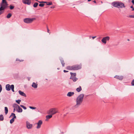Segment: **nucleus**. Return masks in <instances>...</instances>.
Wrapping results in <instances>:
<instances>
[{
	"instance_id": "nucleus-1",
	"label": "nucleus",
	"mask_w": 134,
	"mask_h": 134,
	"mask_svg": "<svg viewBox=\"0 0 134 134\" xmlns=\"http://www.w3.org/2000/svg\"><path fill=\"white\" fill-rule=\"evenodd\" d=\"M84 96L83 94H81L77 97L76 99V103L75 105V108H77L81 105L83 102Z\"/></svg>"
},
{
	"instance_id": "nucleus-2",
	"label": "nucleus",
	"mask_w": 134,
	"mask_h": 134,
	"mask_svg": "<svg viewBox=\"0 0 134 134\" xmlns=\"http://www.w3.org/2000/svg\"><path fill=\"white\" fill-rule=\"evenodd\" d=\"M81 68V65L76 64L72 66H68L66 67V69L71 70H76L80 69Z\"/></svg>"
},
{
	"instance_id": "nucleus-3",
	"label": "nucleus",
	"mask_w": 134,
	"mask_h": 134,
	"mask_svg": "<svg viewBox=\"0 0 134 134\" xmlns=\"http://www.w3.org/2000/svg\"><path fill=\"white\" fill-rule=\"evenodd\" d=\"M111 5L114 7L119 8L125 7V6L124 4L122 3L118 2L115 1L112 3Z\"/></svg>"
},
{
	"instance_id": "nucleus-4",
	"label": "nucleus",
	"mask_w": 134,
	"mask_h": 134,
	"mask_svg": "<svg viewBox=\"0 0 134 134\" xmlns=\"http://www.w3.org/2000/svg\"><path fill=\"white\" fill-rule=\"evenodd\" d=\"M36 19V18H26L24 19V23H26L29 24L31 23L34 20H35Z\"/></svg>"
},
{
	"instance_id": "nucleus-5",
	"label": "nucleus",
	"mask_w": 134,
	"mask_h": 134,
	"mask_svg": "<svg viewBox=\"0 0 134 134\" xmlns=\"http://www.w3.org/2000/svg\"><path fill=\"white\" fill-rule=\"evenodd\" d=\"M70 74L71 75L70 79L72 80L74 82H75L78 79L76 77V73H73L71 72Z\"/></svg>"
},
{
	"instance_id": "nucleus-6",
	"label": "nucleus",
	"mask_w": 134,
	"mask_h": 134,
	"mask_svg": "<svg viewBox=\"0 0 134 134\" xmlns=\"http://www.w3.org/2000/svg\"><path fill=\"white\" fill-rule=\"evenodd\" d=\"M57 112V109L55 108H53L50 109L49 111V113L52 114L54 115Z\"/></svg>"
},
{
	"instance_id": "nucleus-7",
	"label": "nucleus",
	"mask_w": 134,
	"mask_h": 134,
	"mask_svg": "<svg viewBox=\"0 0 134 134\" xmlns=\"http://www.w3.org/2000/svg\"><path fill=\"white\" fill-rule=\"evenodd\" d=\"M8 5V4H2V3H1L0 4L1 7H0V10L2 11L3 10H4L7 8V6Z\"/></svg>"
},
{
	"instance_id": "nucleus-8",
	"label": "nucleus",
	"mask_w": 134,
	"mask_h": 134,
	"mask_svg": "<svg viewBox=\"0 0 134 134\" xmlns=\"http://www.w3.org/2000/svg\"><path fill=\"white\" fill-rule=\"evenodd\" d=\"M110 39V37L108 36L104 37L102 39L101 41L103 43L105 44L107 43V41H108Z\"/></svg>"
},
{
	"instance_id": "nucleus-9",
	"label": "nucleus",
	"mask_w": 134,
	"mask_h": 134,
	"mask_svg": "<svg viewBox=\"0 0 134 134\" xmlns=\"http://www.w3.org/2000/svg\"><path fill=\"white\" fill-rule=\"evenodd\" d=\"M22 2L24 4L30 5L31 3V0H22Z\"/></svg>"
},
{
	"instance_id": "nucleus-10",
	"label": "nucleus",
	"mask_w": 134,
	"mask_h": 134,
	"mask_svg": "<svg viewBox=\"0 0 134 134\" xmlns=\"http://www.w3.org/2000/svg\"><path fill=\"white\" fill-rule=\"evenodd\" d=\"M32 124H30V123L28 121L26 122V126L28 129H31L32 128Z\"/></svg>"
},
{
	"instance_id": "nucleus-11",
	"label": "nucleus",
	"mask_w": 134,
	"mask_h": 134,
	"mask_svg": "<svg viewBox=\"0 0 134 134\" xmlns=\"http://www.w3.org/2000/svg\"><path fill=\"white\" fill-rule=\"evenodd\" d=\"M42 121L41 120H40L38 121V123H37V125L36 128L37 129H39L41 127V125L42 124Z\"/></svg>"
},
{
	"instance_id": "nucleus-12",
	"label": "nucleus",
	"mask_w": 134,
	"mask_h": 134,
	"mask_svg": "<svg viewBox=\"0 0 134 134\" xmlns=\"http://www.w3.org/2000/svg\"><path fill=\"white\" fill-rule=\"evenodd\" d=\"M114 77L120 80H122L123 78V76H119L118 75H116L114 76Z\"/></svg>"
},
{
	"instance_id": "nucleus-13",
	"label": "nucleus",
	"mask_w": 134,
	"mask_h": 134,
	"mask_svg": "<svg viewBox=\"0 0 134 134\" xmlns=\"http://www.w3.org/2000/svg\"><path fill=\"white\" fill-rule=\"evenodd\" d=\"M6 89L7 91H9L11 89V86L9 84H8L6 85L5 86Z\"/></svg>"
},
{
	"instance_id": "nucleus-14",
	"label": "nucleus",
	"mask_w": 134,
	"mask_h": 134,
	"mask_svg": "<svg viewBox=\"0 0 134 134\" xmlns=\"http://www.w3.org/2000/svg\"><path fill=\"white\" fill-rule=\"evenodd\" d=\"M19 93L20 95H21L22 96H24L25 97H26V95L25 93L23 92H22L20 90H19Z\"/></svg>"
},
{
	"instance_id": "nucleus-15",
	"label": "nucleus",
	"mask_w": 134,
	"mask_h": 134,
	"mask_svg": "<svg viewBox=\"0 0 134 134\" xmlns=\"http://www.w3.org/2000/svg\"><path fill=\"white\" fill-rule=\"evenodd\" d=\"M38 84L37 83L35 82H33L32 85V87L35 88H36L37 87Z\"/></svg>"
},
{
	"instance_id": "nucleus-16",
	"label": "nucleus",
	"mask_w": 134,
	"mask_h": 134,
	"mask_svg": "<svg viewBox=\"0 0 134 134\" xmlns=\"http://www.w3.org/2000/svg\"><path fill=\"white\" fill-rule=\"evenodd\" d=\"M74 93L73 92H69L67 94V96L68 97H71L72 96H73Z\"/></svg>"
},
{
	"instance_id": "nucleus-17",
	"label": "nucleus",
	"mask_w": 134,
	"mask_h": 134,
	"mask_svg": "<svg viewBox=\"0 0 134 134\" xmlns=\"http://www.w3.org/2000/svg\"><path fill=\"white\" fill-rule=\"evenodd\" d=\"M18 109L17 110V111L18 113H21L22 112L23 110L21 108L20 106H19L18 108Z\"/></svg>"
},
{
	"instance_id": "nucleus-18",
	"label": "nucleus",
	"mask_w": 134,
	"mask_h": 134,
	"mask_svg": "<svg viewBox=\"0 0 134 134\" xmlns=\"http://www.w3.org/2000/svg\"><path fill=\"white\" fill-rule=\"evenodd\" d=\"M60 61L61 62V63L62 65V66L63 67L64 66L65 63L64 62V61L63 59L62 58L61 59H60Z\"/></svg>"
},
{
	"instance_id": "nucleus-19",
	"label": "nucleus",
	"mask_w": 134,
	"mask_h": 134,
	"mask_svg": "<svg viewBox=\"0 0 134 134\" xmlns=\"http://www.w3.org/2000/svg\"><path fill=\"white\" fill-rule=\"evenodd\" d=\"M5 113L6 115L7 114L8 112V109L7 107H4Z\"/></svg>"
},
{
	"instance_id": "nucleus-20",
	"label": "nucleus",
	"mask_w": 134,
	"mask_h": 134,
	"mask_svg": "<svg viewBox=\"0 0 134 134\" xmlns=\"http://www.w3.org/2000/svg\"><path fill=\"white\" fill-rule=\"evenodd\" d=\"M82 90V88H81V87L80 86L79 87H78L76 89V91L78 92H80Z\"/></svg>"
},
{
	"instance_id": "nucleus-21",
	"label": "nucleus",
	"mask_w": 134,
	"mask_h": 134,
	"mask_svg": "<svg viewBox=\"0 0 134 134\" xmlns=\"http://www.w3.org/2000/svg\"><path fill=\"white\" fill-rule=\"evenodd\" d=\"M52 117V115L51 114L49 115H47L46 116V118L47 119H49Z\"/></svg>"
},
{
	"instance_id": "nucleus-22",
	"label": "nucleus",
	"mask_w": 134,
	"mask_h": 134,
	"mask_svg": "<svg viewBox=\"0 0 134 134\" xmlns=\"http://www.w3.org/2000/svg\"><path fill=\"white\" fill-rule=\"evenodd\" d=\"M4 117L2 115H0V121H3L4 120Z\"/></svg>"
},
{
	"instance_id": "nucleus-23",
	"label": "nucleus",
	"mask_w": 134,
	"mask_h": 134,
	"mask_svg": "<svg viewBox=\"0 0 134 134\" xmlns=\"http://www.w3.org/2000/svg\"><path fill=\"white\" fill-rule=\"evenodd\" d=\"M12 16V14L11 13H9L7 15V18L8 19L9 18H10V17Z\"/></svg>"
},
{
	"instance_id": "nucleus-24",
	"label": "nucleus",
	"mask_w": 134,
	"mask_h": 134,
	"mask_svg": "<svg viewBox=\"0 0 134 134\" xmlns=\"http://www.w3.org/2000/svg\"><path fill=\"white\" fill-rule=\"evenodd\" d=\"M14 86L13 85H11V89L12 90V91L13 92H14Z\"/></svg>"
},
{
	"instance_id": "nucleus-25",
	"label": "nucleus",
	"mask_w": 134,
	"mask_h": 134,
	"mask_svg": "<svg viewBox=\"0 0 134 134\" xmlns=\"http://www.w3.org/2000/svg\"><path fill=\"white\" fill-rule=\"evenodd\" d=\"M47 3V4L48 5H50L52 4V3L51 2H43V3Z\"/></svg>"
},
{
	"instance_id": "nucleus-26",
	"label": "nucleus",
	"mask_w": 134,
	"mask_h": 134,
	"mask_svg": "<svg viewBox=\"0 0 134 134\" xmlns=\"http://www.w3.org/2000/svg\"><path fill=\"white\" fill-rule=\"evenodd\" d=\"M38 3H35L33 5V7L34 8L37 7L38 5Z\"/></svg>"
},
{
	"instance_id": "nucleus-27",
	"label": "nucleus",
	"mask_w": 134,
	"mask_h": 134,
	"mask_svg": "<svg viewBox=\"0 0 134 134\" xmlns=\"http://www.w3.org/2000/svg\"><path fill=\"white\" fill-rule=\"evenodd\" d=\"M19 106L16 104H14L13 105V107L14 108H18Z\"/></svg>"
},
{
	"instance_id": "nucleus-28",
	"label": "nucleus",
	"mask_w": 134,
	"mask_h": 134,
	"mask_svg": "<svg viewBox=\"0 0 134 134\" xmlns=\"http://www.w3.org/2000/svg\"><path fill=\"white\" fill-rule=\"evenodd\" d=\"M1 3H2V4H8L7 2L6 1V0H2V2Z\"/></svg>"
},
{
	"instance_id": "nucleus-29",
	"label": "nucleus",
	"mask_w": 134,
	"mask_h": 134,
	"mask_svg": "<svg viewBox=\"0 0 134 134\" xmlns=\"http://www.w3.org/2000/svg\"><path fill=\"white\" fill-rule=\"evenodd\" d=\"M14 120L15 119L12 118L10 120V123L11 124L13 123L14 121Z\"/></svg>"
},
{
	"instance_id": "nucleus-30",
	"label": "nucleus",
	"mask_w": 134,
	"mask_h": 134,
	"mask_svg": "<svg viewBox=\"0 0 134 134\" xmlns=\"http://www.w3.org/2000/svg\"><path fill=\"white\" fill-rule=\"evenodd\" d=\"M9 7L10 9L11 10L13 9L14 7V6H13L11 5H10L9 6Z\"/></svg>"
},
{
	"instance_id": "nucleus-31",
	"label": "nucleus",
	"mask_w": 134,
	"mask_h": 134,
	"mask_svg": "<svg viewBox=\"0 0 134 134\" xmlns=\"http://www.w3.org/2000/svg\"><path fill=\"white\" fill-rule=\"evenodd\" d=\"M20 106L23 108L25 110L26 109V108L23 105H20Z\"/></svg>"
},
{
	"instance_id": "nucleus-32",
	"label": "nucleus",
	"mask_w": 134,
	"mask_h": 134,
	"mask_svg": "<svg viewBox=\"0 0 134 134\" xmlns=\"http://www.w3.org/2000/svg\"><path fill=\"white\" fill-rule=\"evenodd\" d=\"M44 5V4L43 3H40L39 4V5L40 7H43Z\"/></svg>"
},
{
	"instance_id": "nucleus-33",
	"label": "nucleus",
	"mask_w": 134,
	"mask_h": 134,
	"mask_svg": "<svg viewBox=\"0 0 134 134\" xmlns=\"http://www.w3.org/2000/svg\"><path fill=\"white\" fill-rule=\"evenodd\" d=\"M29 108L31 109H36V107H31V106H30L29 107Z\"/></svg>"
},
{
	"instance_id": "nucleus-34",
	"label": "nucleus",
	"mask_w": 134,
	"mask_h": 134,
	"mask_svg": "<svg viewBox=\"0 0 134 134\" xmlns=\"http://www.w3.org/2000/svg\"><path fill=\"white\" fill-rule=\"evenodd\" d=\"M21 100L20 99H18L16 100V102L18 104H19L20 102H21Z\"/></svg>"
},
{
	"instance_id": "nucleus-35",
	"label": "nucleus",
	"mask_w": 134,
	"mask_h": 134,
	"mask_svg": "<svg viewBox=\"0 0 134 134\" xmlns=\"http://www.w3.org/2000/svg\"><path fill=\"white\" fill-rule=\"evenodd\" d=\"M131 84L132 86H134V79L132 81Z\"/></svg>"
},
{
	"instance_id": "nucleus-36",
	"label": "nucleus",
	"mask_w": 134,
	"mask_h": 134,
	"mask_svg": "<svg viewBox=\"0 0 134 134\" xmlns=\"http://www.w3.org/2000/svg\"><path fill=\"white\" fill-rule=\"evenodd\" d=\"M129 17L130 18H134V15H129Z\"/></svg>"
},
{
	"instance_id": "nucleus-37",
	"label": "nucleus",
	"mask_w": 134,
	"mask_h": 134,
	"mask_svg": "<svg viewBox=\"0 0 134 134\" xmlns=\"http://www.w3.org/2000/svg\"><path fill=\"white\" fill-rule=\"evenodd\" d=\"M130 8H132V11H133L134 10V8L133 7V6H131V7H130Z\"/></svg>"
},
{
	"instance_id": "nucleus-38",
	"label": "nucleus",
	"mask_w": 134,
	"mask_h": 134,
	"mask_svg": "<svg viewBox=\"0 0 134 134\" xmlns=\"http://www.w3.org/2000/svg\"><path fill=\"white\" fill-rule=\"evenodd\" d=\"M15 115V114L14 113H11V115L10 117L12 116H14Z\"/></svg>"
},
{
	"instance_id": "nucleus-39",
	"label": "nucleus",
	"mask_w": 134,
	"mask_h": 134,
	"mask_svg": "<svg viewBox=\"0 0 134 134\" xmlns=\"http://www.w3.org/2000/svg\"><path fill=\"white\" fill-rule=\"evenodd\" d=\"M3 12L4 11H2L1 10H0V15L2 14Z\"/></svg>"
},
{
	"instance_id": "nucleus-40",
	"label": "nucleus",
	"mask_w": 134,
	"mask_h": 134,
	"mask_svg": "<svg viewBox=\"0 0 134 134\" xmlns=\"http://www.w3.org/2000/svg\"><path fill=\"white\" fill-rule=\"evenodd\" d=\"M47 32L48 33H49V34H50V33L49 32V29H48V27H47Z\"/></svg>"
},
{
	"instance_id": "nucleus-41",
	"label": "nucleus",
	"mask_w": 134,
	"mask_h": 134,
	"mask_svg": "<svg viewBox=\"0 0 134 134\" xmlns=\"http://www.w3.org/2000/svg\"><path fill=\"white\" fill-rule=\"evenodd\" d=\"M63 71L64 72H68V71H66L65 70H64Z\"/></svg>"
},
{
	"instance_id": "nucleus-42",
	"label": "nucleus",
	"mask_w": 134,
	"mask_h": 134,
	"mask_svg": "<svg viewBox=\"0 0 134 134\" xmlns=\"http://www.w3.org/2000/svg\"><path fill=\"white\" fill-rule=\"evenodd\" d=\"M16 116L15 115L14 116L13 118V119H14L15 118H16Z\"/></svg>"
},
{
	"instance_id": "nucleus-43",
	"label": "nucleus",
	"mask_w": 134,
	"mask_h": 134,
	"mask_svg": "<svg viewBox=\"0 0 134 134\" xmlns=\"http://www.w3.org/2000/svg\"><path fill=\"white\" fill-rule=\"evenodd\" d=\"M36 0V1H37V2H39V3H43V2H41L39 1H38L37 0Z\"/></svg>"
},
{
	"instance_id": "nucleus-44",
	"label": "nucleus",
	"mask_w": 134,
	"mask_h": 134,
	"mask_svg": "<svg viewBox=\"0 0 134 134\" xmlns=\"http://www.w3.org/2000/svg\"><path fill=\"white\" fill-rule=\"evenodd\" d=\"M132 2L133 4H134V0H132Z\"/></svg>"
},
{
	"instance_id": "nucleus-45",
	"label": "nucleus",
	"mask_w": 134,
	"mask_h": 134,
	"mask_svg": "<svg viewBox=\"0 0 134 134\" xmlns=\"http://www.w3.org/2000/svg\"><path fill=\"white\" fill-rule=\"evenodd\" d=\"M96 37V36H93L92 37V38L93 39H94V38H95Z\"/></svg>"
},
{
	"instance_id": "nucleus-46",
	"label": "nucleus",
	"mask_w": 134,
	"mask_h": 134,
	"mask_svg": "<svg viewBox=\"0 0 134 134\" xmlns=\"http://www.w3.org/2000/svg\"><path fill=\"white\" fill-rule=\"evenodd\" d=\"M24 61L23 60H19V61L20 62H23Z\"/></svg>"
},
{
	"instance_id": "nucleus-47",
	"label": "nucleus",
	"mask_w": 134,
	"mask_h": 134,
	"mask_svg": "<svg viewBox=\"0 0 134 134\" xmlns=\"http://www.w3.org/2000/svg\"><path fill=\"white\" fill-rule=\"evenodd\" d=\"M55 8V6H54L51 7V8Z\"/></svg>"
},
{
	"instance_id": "nucleus-48",
	"label": "nucleus",
	"mask_w": 134,
	"mask_h": 134,
	"mask_svg": "<svg viewBox=\"0 0 134 134\" xmlns=\"http://www.w3.org/2000/svg\"><path fill=\"white\" fill-rule=\"evenodd\" d=\"M19 59L17 58L16 59V61H19Z\"/></svg>"
},
{
	"instance_id": "nucleus-49",
	"label": "nucleus",
	"mask_w": 134,
	"mask_h": 134,
	"mask_svg": "<svg viewBox=\"0 0 134 134\" xmlns=\"http://www.w3.org/2000/svg\"><path fill=\"white\" fill-rule=\"evenodd\" d=\"M15 110V108H14V110H13V112H14Z\"/></svg>"
},
{
	"instance_id": "nucleus-50",
	"label": "nucleus",
	"mask_w": 134,
	"mask_h": 134,
	"mask_svg": "<svg viewBox=\"0 0 134 134\" xmlns=\"http://www.w3.org/2000/svg\"><path fill=\"white\" fill-rule=\"evenodd\" d=\"M93 2H94V3H96V1L94 0V1H93Z\"/></svg>"
},
{
	"instance_id": "nucleus-51",
	"label": "nucleus",
	"mask_w": 134,
	"mask_h": 134,
	"mask_svg": "<svg viewBox=\"0 0 134 134\" xmlns=\"http://www.w3.org/2000/svg\"><path fill=\"white\" fill-rule=\"evenodd\" d=\"M91 0H88V2H89L90 1H91Z\"/></svg>"
}]
</instances>
